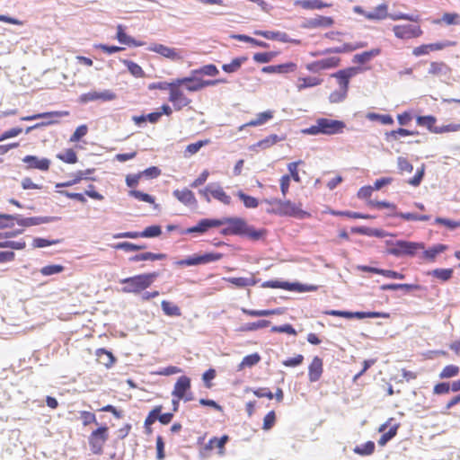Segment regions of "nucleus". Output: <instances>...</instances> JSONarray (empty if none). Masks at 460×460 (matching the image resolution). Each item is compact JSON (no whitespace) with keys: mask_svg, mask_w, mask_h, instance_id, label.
I'll return each mask as SVG.
<instances>
[{"mask_svg":"<svg viewBox=\"0 0 460 460\" xmlns=\"http://www.w3.org/2000/svg\"><path fill=\"white\" fill-rule=\"evenodd\" d=\"M95 355L98 361L108 368L112 367L115 362V357L113 354L105 349H98Z\"/></svg>","mask_w":460,"mask_h":460,"instance_id":"nucleus-37","label":"nucleus"},{"mask_svg":"<svg viewBox=\"0 0 460 460\" xmlns=\"http://www.w3.org/2000/svg\"><path fill=\"white\" fill-rule=\"evenodd\" d=\"M334 23V21L332 17L329 16H322L318 15L313 19L308 20L305 24L304 27L307 29H315V28H328L332 26Z\"/></svg>","mask_w":460,"mask_h":460,"instance_id":"nucleus-27","label":"nucleus"},{"mask_svg":"<svg viewBox=\"0 0 460 460\" xmlns=\"http://www.w3.org/2000/svg\"><path fill=\"white\" fill-rule=\"evenodd\" d=\"M456 42H436L430 44H422L413 49L412 54L415 57H420L429 54L431 51L441 50L446 47L455 46Z\"/></svg>","mask_w":460,"mask_h":460,"instance_id":"nucleus-17","label":"nucleus"},{"mask_svg":"<svg viewBox=\"0 0 460 460\" xmlns=\"http://www.w3.org/2000/svg\"><path fill=\"white\" fill-rule=\"evenodd\" d=\"M223 258V254L220 252H207L202 255L194 254L183 260H180L175 262L177 266H196L201 264H208L213 261H217Z\"/></svg>","mask_w":460,"mask_h":460,"instance_id":"nucleus-11","label":"nucleus"},{"mask_svg":"<svg viewBox=\"0 0 460 460\" xmlns=\"http://www.w3.org/2000/svg\"><path fill=\"white\" fill-rule=\"evenodd\" d=\"M236 195L247 208H255L259 206V201L256 198L247 195L242 190L237 191Z\"/></svg>","mask_w":460,"mask_h":460,"instance_id":"nucleus-55","label":"nucleus"},{"mask_svg":"<svg viewBox=\"0 0 460 460\" xmlns=\"http://www.w3.org/2000/svg\"><path fill=\"white\" fill-rule=\"evenodd\" d=\"M181 86L178 79L171 82L168 100L172 103L175 111H181L191 103V100L183 93Z\"/></svg>","mask_w":460,"mask_h":460,"instance_id":"nucleus-9","label":"nucleus"},{"mask_svg":"<svg viewBox=\"0 0 460 460\" xmlns=\"http://www.w3.org/2000/svg\"><path fill=\"white\" fill-rule=\"evenodd\" d=\"M173 196L184 205L191 206L197 204L194 193L189 189L175 190Z\"/></svg>","mask_w":460,"mask_h":460,"instance_id":"nucleus-30","label":"nucleus"},{"mask_svg":"<svg viewBox=\"0 0 460 460\" xmlns=\"http://www.w3.org/2000/svg\"><path fill=\"white\" fill-rule=\"evenodd\" d=\"M395 217H398L402 219L407 220V221H428L430 219V216L429 215H417L414 213H403L399 212L394 214Z\"/></svg>","mask_w":460,"mask_h":460,"instance_id":"nucleus-58","label":"nucleus"},{"mask_svg":"<svg viewBox=\"0 0 460 460\" xmlns=\"http://www.w3.org/2000/svg\"><path fill=\"white\" fill-rule=\"evenodd\" d=\"M162 234V228L160 226H150L146 227L142 232H125L115 235V238H152L157 237Z\"/></svg>","mask_w":460,"mask_h":460,"instance_id":"nucleus-16","label":"nucleus"},{"mask_svg":"<svg viewBox=\"0 0 460 460\" xmlns=\"http://www.w3.org/2000/svg\"><path fill=\"white\" fill-rule=\"evenodd\" d=\"M167 255L165 253H154L151 252H146L139 254H136L129 258L130 261H160L166 259Z\"/></svg>","mask_w":460,"mask_h":460,"instance_id":"nucleus-42","label":"nucleus"},{"mask_svg":"<svg viewBox=\"0 0 460 460\" xmlns=\"http://www.w3.org/2000/svg\"><path fill=\"white\" fill-rule=\"evenodd\" d=\"M242 312L249 316L260 317V316H269L272 314H280L279 309H272V310H252L243 308Z\"/></svg>","mask_w":460,"mask_h":460,"instance_id":"nucleus-57","label":"nucleus"},{"mask_svg":"<svg viewBox=\"0 0 460 460\" xmlns=\"http://www.w3.org/2000/svg\"><path fill=\"white\" fill-rule=\"evenodd\" d=\"M416 122L419 126L426 127L431 133H435V129H438L437 119L432 115L418 116Z\"/></svg>","mask_w":460,"mask_h":460,"instance_id":"nucleus-44","label":"nucleus"},{"mask_svg":"<svg viewBox=\"0 0 460 460\" xmlns=\"http://www.w3.org/2000/svg\"><path fill=\"white\" fill-rule=\"evenodd\" d=\"M229 437L227 435H224L221 438L213 437L211 438L208 444L206 445V449L212 450L214 448H217L220 454L224 453L225 446L228 442Z\"/></svg>","mask_w":460,"mask_h":460,"instance_id":"nucleus-39","label":"nucleus"},{"mask_svg":"<svg viewBox=\"0 0 460 460\" xmlns=\"http://www.w3.org/2000/svg\"><path fill=\"white\" fill-rule=\"evenodd\" d=\"M270 324V322L268 320H260L254 323H249L246 325L241 328L243 332H252L259 329H262L268 327Z\"/></svg>","mask_w":460,"mask_h":460,"instance_id":"nucleus-61","label":"nucleus"},{"mask_svg":"<svg viewBox=\"0 0 460 460\" xmlns=\"http://www.w3.org/2000/svg\"><path fill=\"white\" fill-rule=\"evenodd\" d=\"M161 307L164 312V314L167 316H181V308L173 304L172 302L163 300L161 302Z\"/></svg>","mask_w":460,"mask_h":460,"instance_id":"nucleus-48","label":"nucleus"},{"mask_svg":"<svg viewBox=\"0 0 460 460\" xmlns=\"http://www.w3.org/2000/svg\"><path fill=\"white\" fill-rule=\"evenodd\" d=\"M218 220L222 222V226L226 225V226L221 230V234L224 235H242L250 240L258 241L264 238L267 234L266 229H256L240 217H225Z\"/></svg>","mask_w":460,"mask_h":460,"instance_id":"nucleus-1","label":"nucleus"},{"mask_svg":"<svg viewBox=\"0 0 460 460\" xmlns=\"http://www.w3.org/2000/svg\"><path fill=\"white\" fill-rule=\"evenodd\" d=\"M450 72L449 66L442 61H433L429 65L428 73L433 76L447 75Z\"/></svg>","mask_w":460,"mask_h":460,"instance_id":"nucleus-41","label":"nucleus"},{"mask_svg":"<svg viewBox=\"0 0 460 460\" xmlns=\"http://www.w3.org/2000/svg\"><path fill=\"white\" fill-rule=\"evenodd\" d=\"M447 246L442 243L436 244L425 251H423L421 258L427 261L432 262L436 260L437 256L444 252Z\"/></svg>","mask_w":460,"mask_h":460,"instance_id":"nucleus-35","label":"nucleus"},{"mask_svg":"<svg viewBox=\"0 0 460 460\" xmlns=\"http://www.w3.org/2000/svg\"><path fill=\"white\" fill-rule=\"evenodd\" d=\"M117 97L116 93L111 90L96 91L92 90L88 93H83L79 96V102L81 103H88L91 102H111L115 100Z\"/></svg>","mask_w":460,"mask_h":460,"instance_id":"nucleus-14","label":"nucleus"},{"mask_svg":"<svg viewBox=\"0 0 460 460\" xmlns=\"http://www.w3.org/2000/svg\"><path fill=\"white\" fill-rule=\"evenodd\" d=\"M219 73L217 67L213 64H208L201 66L199 69H195L192 71L194 75H204L209 76H215Z\"/></svg>","mask_w":460,"mask_h":460,"instance_id":"nucleus-60","label":"nucleus"},{"mask_svg":"<svg viewBox=\"0 0 460 460\" xmlns=\"http://www.w3.org/2000/svg\"><path fill=\"white\" fill-rule=\"evenodd\" d=\"M255 35L261 36L267 40H279L281 42H293L286 32L270 31H255Z\"/></svg>","mask_w":460,"mask_h":460,"instance_id":"nucleus-32","label":"nucleus"},{"mask_svg":"<svg viewBox=\"0 0 460 460\" xmlns=\"http://www.w3.org/2000/svg\"><path fill=\"white\" fill-rule=\"evenodd\" d=\"M389 247L386 252L388 254L395 257L410 256L413 257L418 251L424 250L423 243L398 240L395 243H388Z\"/></svg>","mask_w":460,"mask_h":460,"instance_id":"nucleus-6","label":"nucleus"},{"mask_svg":"<svg viewBox=\"0 0 460 460\" xmlns=\"http://www.w3.org/2000/svg\"><path fill=\"white\" fill-rule=\"evenodd\" d=\"M341 317L347 319L358 318H389L390 314L385 312H348L342 311Z\"/></svg>","mask_w":460,"mask_h":460,"instance_id":"nucleus-24","label":"nucleus"},{"mask_svg":"<svg viewBox=\"0 0 460 460\" xmlns=\"http://www.w3.org/2000/svg\"><path fill=\"white\" fill-rule=\"evenodd\" d=\"M190 389V378L186 376H181L174 384L172 395V397H177L178 399H182L185 402H189L193 399V394Z\"/></svg>","mask_w":460,"mask_h":460,"instance_id":"nucleus-12","label":"nucleus"},{"mask_svg":"<svg viewBox=\"0 0 460 460\" xmlns=\"http://www.w3.org/2000/svg\"><path fill=\"white\" fill-rule=\"evenodd\" d=\"M393 419H389L388 421H386L385 423L382 424L379 429H378V431L379 432H383L382 436L380 437V438L378 439V445L381 446V447H384L387 444L388 441H390L393 438H394L397 434V430L399 429V424H394L393 425L392 427H390V429L385 432V429L387 428L388 424L390 421H392Z\"/></svg>","mask_w":460,"mask_h":460,"instance_id":"nucleus-25","label":"nucleus"},{"mask_svg":"<svg viewBox=\"0 0 460 460\" xmlns=\"http://www.w3.org/2000/svg\"><path fill=\"white\" fill-rule=\"evenodd\" d=\"M262 288H281L284 290L288 291H305L306 290L302 287V285L298 283H289L287 281H279V280H268L261 284ZM314 289V288H313ZM308 290H312V288H309Z\"/></svg>","mask_w":460,"mask_h":460,"instance_id":"nucleus-19","label":"nucleus"},{"mask_svg":"<svg viewBox=\"0 0 460 460\" xmlns=\"http://www.w3.org/2000/svg\"><path fill=\"white\" fill-rule=\"evenodd\" d=\"M93 169H87L84 171H78L74 175L73 178L64 181V182H58L56 184V188H64V187H70L75 184L79 183L82 180L89 179V175L93 172Z\"/></svg>","mask_w":460,"mask_h":460,"instance_id":"nucleus-29","label":"nucleus"},{"mask_svg":"<svg viewBox=\"0 0 460 460\" xmlns=\"http://www.w3.org/2000/svg\"><path fill=\"white\" fill-rule=\"evenodd\" d=\"M341 65V58L339 57H329L320 60L311 62L306 65V69L310 72H319L338 67Z\"/></svg>","mask_w":460,"mask_h":460,"instance_id":"nucleus-15","label":"nucleus"},{"mask_svg":"<svg viewBox=\"0 0 460 460\" xmlns=\"http://www.w3.org/2000/svg\"><path fill=\"white\" fill-rule=\"evenodd\" d=\"M433 22L435 24L459 25L460 14L457 13H445L440 19H437Z\"/></svg>","mask_w":460,"mask_h":460,"instance_id":"nucleus-46","label":"nucleus"},{"mask_svg":"<svg viewBox=\"0 0 460 460\" xmlns=\"http://www.w3.org/2000/svg\"><path fill=\"white\" fill-rule=\"evenodd\" d=\"M431 275L442 281H447L453 276V270L452 269H435L432 270Z\"/></svg>","mask_w":460,"mask_h":460,"instance_id":"nucleus-62","label":"nucleus"},{"mask_svg":"<svg viewBox=\"0 0 460 460\" xmlns=\"http://www.w3.org/2000/svg\"><path fill=\"white\" fill-rule=\"evenodd\" d=\"M359 72H361V68L350 66L341 69L332 75V77H334L337 81L338 89L329 94L328 99L331 103H339L347 98L350 79L356 76Z\"/></svg>","mask_w":460,"mask_h":460,"instance_id":"nucleus-2","label":"nucleus"},{"mask_svg":"<svg viewBox=\"0 0 460 460\" xmlns=\"http://www.w3.org/2000/svg\"><path fill=\"white\" fill-rule=\"evenodd\" d=\"M323 79L317 76H304L298 77L296 80V87L298 92L304 91L307 88H312L322 84Z\"/></svg>","mask_w":460,"mask_h":460,"instance_id":"nucleus-28","label":"nucleus"},{"mask_svg":"<svg viewBox=\"0 0 460 460\" xmlns=\"http://www.w3.org/2000/svg\"><path fill=\"white\" fill-rule=\"evenodd\" d=\"M79 414L83 426L86 427L93 423L97 424L96 415L93 412L88 411H81Z\"/></svg>","mask_w":460,"mask_h":460,"instance_id":"nucleus-63","label":"nucleus"},{"mask_svg":"<svg viewBox=\"0 0 460 460\" xmlns=\"http://www.w3.org/2000/svg\"><path fill=\"white\" fill-rule=\"evenodd\" d=\"M393 31L396 38L401 40H410L419 38L423 34V31L419 25L398 24L393 27Z\"/></svg>","mask_w":460,"mask_h":460,"instance_id":"nucleus-13","label":"nucleus"},{"mask_svg":"<svg viewBox=\"0 0 460 460\" xmlns=\"http://www.w3.org/2000/svg\"><path fill=\"white\" fill-rule=\"evenodd\" d=\"M121 62L127 66L128 72L135 77L137 78H144L146 77V73L145 71L143 70V68L137 63L131 61V60H128V59H123L121 60Z\"/></svg>","mask_w":460,"mask_h":460,"instance_id":"nucleus-49","label":"nucleus"},{"mask_svg":"<svg viewBox=\"0 0 460 460\" xmlns=\"http://www.w3.org/2000/svg\"><path fill=\"white\" fill-rule=\"evenodd\" d=\"M109 439V428L106 425L99 426L88 437L90 450L94 455H102L106 442Z\"/></svg>","mask_w":460,"mask_h":460,"instance_id":"nucleus-8","label":"nucleus"},{"mask_svg":"<svg viewBox=\"0 0 460 460\" xmlns=\"http://www.w3.org/2000/svg\"><path fill=\"white\" fill-rule=\"evenodd\" d=\"M380 54H381V49L379 48L372 49L370 50L364 51L359 54H356L354 56L353 61L355 63H358V64H366V63L369 62L375 57L379 56Z\"/></svg>","mask_w":460,"mask_h":460,"instance_id":"nucleus-38","label":"nucleus"},{"mask_svg":"<svg viewBox=\"0 0 460 460\" xmlns=\"http://www.w3.org/2000/svg\"><path fill=\"white\" fill-rule=\"evenodd\" d=\"M148 50L152 52H155L166 58H169L171 60H179L181 58L179 52L172 48H169L165 45L159 44V43H154L151 46L148 47Z\"/></svg>","mask_w":460,"mask_h":460,"instance_id":"nucleus-21","label":"nucleus"},{"mask_svg":"<svg viewBox=\"0 0 460 460\" xmlns=\"http://www.w3.org/2000/svg\"><path fill=\"white\" fill-rule=\"evenodd\" d=\"M226 280L235 286L236 288H245L249 286H254L257 284L258 280L252 275L250 278H243V277H230L226 279Z\"/></svg>","mask_w":460,"mask_h":460,"instance_id":"nucleus-36","label":"nucleus"},{"mask_svg":"<svg viewBox=\"0 0 460 460\" xmlns=\"http://www.w3.org/2000/svg\"><path fill=\"white\" fill-rule=\"evenodd\" d=\"M387 17L392 19L393 21H398V20H407L411 22H419L420 17L419 15L412 16L406 13H394V14H389L388 13V5L386 4H381L377 5L373 12H368L367 14H366V19L370 21H381L385 20Z\"/></svg>","mask_w":460,"mask_h":460,"instance_id":"nucleus-7","label":"nucleus"},{"mask_svg":"<svg viewBox=\"0 0 460 460\" xmlns=\"http://www.w3.org/2000/svg\"><path fill=\"white\" fill-rule=\"evenodd\" d=\"M22 162L28 170L38 169L43 172L48 171L51 164L48 158H39L35 155H26L22 158Z\"/></svg>","mask_w":460,"mask_h":460,"instance_id":"nucleus-18","label":"nucleus"},{"mask_svg":"<svg viewBox=\"0 0 460 460\" xmlns=\"http://www.w3.org/2000/svg\"><path fill=\"white\" fill-rule=\"evenodd\" d=\"M375 443L373 441H367L363 445L357 446L353 449V452L357 455L365 456L372 455L375 452Z\"/></svg>","mask_w":460,"mask_h":460,"instance_id":"nucleus-53","label":"nucleus"},{"mask_svg":"<svg viewBox=\"0 0 460 460\" xmlns=\"http://www.w3.org/2000/svg\"><path fill=\"white\" fill-rule=\"evenodd\" d=\"M265 202L274 206L271 210H268L269 213L277 214L279 216L295 217L298 218L309 217V213L304 211L300 208V204L296 205L290 200L273 199L270 200L266 199Z\"/></svg>","mask_w":460,"mask_h":460,"instance_id":"nucleus-4","label":"nucleus"},{"mask_svg":"<svg viewBox=\"0 0 460 460\" xmlns=\"http://www.w3.org/2000/svg\"><path fill=\"white\" fill-rule=\"evenodd\" d=\"M158 276L157 272L144 273L123 279L120 283L125 285L124 292L137 294L149 288Z\"/></svg>","mask_w":460,"mask_h":460,"instance_id":"nucleus-3","label":"nucleus"},{"mask_svg":"<svg viewBox=\"0 0 460 460\" xmlns=\"http://www.w3.org/2000/svg\"><path fill=\"white\" fill-rule=\"evenodd\" d=\"M16 224L20 226L30 227L32 226H38L41 224L49 223L52 221V217H22L20 216L14 217Z\"/></svg>","mask_w":460,"mask_h":460,"instance_id":"nucleus-26","label":"nucleus"},{"mask_svg":"<svg viewBox=\"0 0 460 460\" xmlns=\"http://www.w3.org/2000/svg\"><path fill=\"white\" fill-rule=\"evenodd\" d=\"M199 192L207 202H210L211 198L217 199L224 205H230L232 202L231 197L218 183H210L204 189L200 190Z\"/></svg>","mask_w":460,"mask_h":460,"instance_id":"nucleus-10","label":"nucleus"},{"mask_svg":"<svg viewBox=\"0 0 460 460\" xmlns=\"http://www.w3.org/2000/svg\"><path fill=\"white\" fill-rule=\"evenodd\" d=\"M247 60L246 57H240L234 58L229 64H225L222 66V69L226 73H234L236 72L242 66L243 63H244Z\"/></svg>","mask_w":460,"mask_h":460,"instance_id":"nucleus-54","label":"nucleus"},{"mask_svg":"<svg viewBox=\"0 0 460 460\" xmlns=\"http://www.w3.org/2000/svg\"><path fill=\"white\" fill-rule=\"evenodd\" d=\"M460 373V367L454 364L445 366L439 373L440 379H449L456 377Z\"/></svg>","mask_w":460,"mask_h":460,"instance_id":"nucleus-51","label":"nucleus"},{"mask_svg":"<svg viewBox=\"0 0 460 460\" xmlns=\"http://www.w3.org/2000/svg\"><path fill=\"white\" fill-rule=\"evenodd\" d=\"M323 373V359L314 356L308 366V379L311 383H314L320 380Z\"/></svg>","mask_w":460,"mask_h":460,"instance_id":"nucleus-20","label":"nucleus"},{"mask_svg":"<svg viewBox=\"0 0 460 460\" xmlns=\"http://www.w3.org/2000/svg\"><path fill=\"white\" fill-rule=\"evenodd\" d=\"M284 139H285V137H279L276 134H271V135L266 137L265 138L260 140L257 145H258V146H260L261 148H268Z\"/></svg>","mask_w":460,"mask_h":460,"instance_id":"nucleus-59","label":"nucleus"},{"mask_svg":"<svg viewBox=\"0 0 460 460\" xmlns=\"http://www.w3.org/2000/svg\"><path fill=\"white\" fill-rule=\"evenodd\" d=\"M345 128V123L341 120L320 118L315 123L305 129L304 132L309 135H334L341 133Z\"/></svg>","mask_w":460,"mask_h":460,"instance_id":"nucleus-5","label":"nucleus"},{"mask_svg":"<svg viewBox=\"0 0 460 460\" xmlns=\"http://www.w3.org/2000/svg\"><path fill=\"white\" fill-rule=\"evenodd\" d=\"M57 158L66 164H74L77 163V155L74 149L68 148L64 151V153H59L57 155Z\"/></svg>","mask_w":460,"mask_h":460,"instance_id":"nucleus-52","label":"nucleus"},{"mask_svg":"<svg viewBox=\"0 0 460 460\" xmlns=\"http://www.w3.org/2000/svg\"><path fill=\"white\" fill-rule=\"evenodd\" d=\"M177 79L178 83L181 84L189 92H198L201 90L200 78L181 77Z\"/></svg>","mask_w":460,"mask_h":460,"instance_id":"nucleus-40","label":"nucleus"},{"mask_svg":"<svg viewBox=\"0 0 460 460\" xmlns=\"http://www.w3.org/2000/svg\"><path fill=\"white\" fill-rule=\"evenodd\" d=\"M163 410L162 405H156L153 408L152 411H149L148 415L146 416L145 420V426H150L154 424L157 420L158 414L161 413Z\"/></svg>","mask_w":460,"mask_h":460,"instance_id":"nucleus-64","label":"nucleus"},{"mask_svg":"<svg viewBox=\"0 0 460 460\" xmlns=\"http://www.w3.org/2000/svg\"><path fill=\"white\" fill-rule=\"evenodd\" d=\"M69 115V111H49L43 113H38L31 116L23 117L22 120H33L41 118H61L66 117Z\"/></svg>","mask_w":460,"mask_h":460,"instance_id":"nucleus-45","label":"nucleus"},{"mask_svg":"<svg viewBox=\"0 0 460 460\" xmlns=\"http://www.w3.org/2000/svg\"><path fill=\"white\" fill-rule=\"evenodd\" d=\"M297 69V65L294 62H288L279 65H272L262 67L261 71L266 74H289Z\"/></svg>","mask_w":460,"mask_h":460,"instance_id":"nucleus-23","label":"nucleus"},{"mask_svg":"<svg viewBox=\"0 0 460 460\" xmlns=\"http://www.w3.org/2000/svg\"><path fill=\"white\" fill-rule=\"evenodd\" d=\"M418 134V131H411L406 128H400L385 133V138L387 141H396L400 137L414 136Z\"/></svg>","mask_w":460,"mask_h":460,"instance_id":"nucleus-47","label":"nucleus"},{"mask_svg":"<svg viewBox=\"0 0 460 460\" xmlns=\"http://www.w3.org/2000/svg\"><path fill=\"white\" fill-rule=\"evenodd\" d=\"M261 361V356L259 353L255 352L250 355L245 356L241 363L238 365V370L241 371L245 367H252L257 365Z\"/></svg>","mask_w":460,"mask_h":460,"instance_id":"nucleus-50","label":"nucleus"},{"mask_svg":"<svg viewBox=\"0 0 460 460\" xmlns=\"http://www.w3.org/2000/svg\"><path fill=\"white\" fill-rule=\"evenodd\" d=\"M209 143H210L209 139H204V140H199L196 143H191L186 146L184 155L187 157V156L195 155L196 153H198L199 151V149L201 147L208 145Z\"/></svg>","mask_w":460,"mask_h":460,"instance_id":"nucleus-56","label":"nucleus"},{"mask_svg":"<svg viewBox=\"0 0 460 460\" xmlns=\"http://www.w3.org/2000/svg\"><path fill=\"white\" fill-rule=\"evenodd\" d=\"M273 118V111H266L263 112H261L257 115L256 119L250 120L249 122L242 125L239 128V130H243L246 127H257L263 125L270 119Z\"/></svg>","mask_w":460,"mask_h":460,"instance_id":"nucleus-34","label":"nucleus"},{"mask_svg":"<svg viewBox=\"0 0 460 460\" xmlns=\"http://www.w3.org/2000/svg\"><path fill=\"white\" fill-rule=\"evenodd\" d=\"M222 226V222H220L218 219L214 218H204L199 221V223L188 228L186 230V233L188 234H193V233H199V234H204L206 233L209 228L212 227H218Z\"/></svg>","mask_w":460,"mask_h":460,"instance_id":"nucleus-22","label":"nucleus"},{"mask_svg":"<svg viewBox=\"0 0 460 460\" xmlns=\"http://www.w3.org/2000/svg\"><path fill=\"white\" fill-rule=\"evenodd\" d=\"M116 38L120 43L126 44L128 46L141 47L145 44L143 41H137V40L132 39L130 36H128L125 32L124 27L121 24L117 26Z\"/></svg>","mask_w":460,"mask_h":460,"instance_id":"nucleus-33","label":"nucleus"},{"mask_svg":"<svg viewBox=\"0 0 460 460\" xmlns=\"http://www.w3.org/2000/svg\"><path fill=\"white\" fill-rule=\"evenodd\" d=\"M294 4L306 10L323 9L332 5L322 0H296Z\"/></svg>","mask_w":460,"mask_h":460,"instance_id":"nucleus-31","label":"nucleus"},{"mask_svg":"<svg viewBox=\"0 0 460 460\" xmlns=\"http://www.w3.org/2000/svg\"><path fill=\"white\" fill-rule=\"evenodd\" d=\"M382 290H398V289H403L406 291H412V290H421L423 288L419 284H385L381 287Z\"/></svg>","mask_w":460,"mask_h":460,"instance_id":"nucleus-43","label":"nucleus"}]
</instances>
